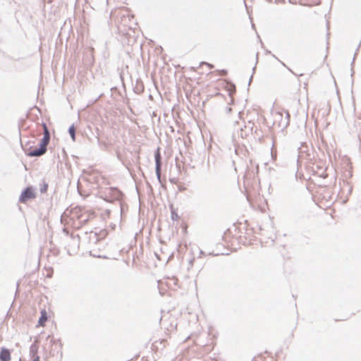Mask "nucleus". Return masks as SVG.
<instances>
[{
	"instance_id": "nucleus-6",
	"label": "nucleus",
	"mask_w": 361,
	"mask_h": 361,
	"mask_svg": "<svg viewBox=\"0 0 361 361\" xmlns=\"http://www.w3.org/2000/svg\"><path fill=\"white\" fill-rule=\"evenodd\" d=\"M36 197L35 192L32 187H27L20 194L19 202L22 203L26 202L27 200L34 199Z\"/></svg>"
},
{
	"instance_id": "nucleus-14",
	"label": "nucleus",
	"mask_w": 361,
	"mask_h": 361,
	"mask_svg": "<svg viewBox=\"0 0 361 361\" xmlns=\"http://www.w3.org/2000/svg\"><path fill=\"white\" fill-rule=\"evenodd\" d=\"M202 64L207 65L210 68H214V66L212 64H210V63H207V62H202L201 65H202Z\"/></svg>"
},
{
	"instance_id": "nucleus-20",
	"label": "nucleus",
	"mask_w": 361,
	"mask_h": 361,
	"mask_svg": "<svg viewBox=\"0 0 361 361\" xmlns=\"http://www.w3.org/2000/svg\"><path fill=\"white\" fill-rule=\"evenodd\" d=\"M227 73V71L226 70H221V75H226Z\"/></svg>"
},
{
	"instance_id": "nucleus-7",
	"label": "nucleus",
	"mask_w": 361,
	"mask_h": 361,
	"mask_svg": "<svg viewBox=\"0 0 361 361\" xmlns=\"http://www.w3.org/2000/svg\"><path fill=\"white\" fill-rule=\"evenodd\" d=\"M1 361H9L11 360V353L7 348H3L0 352Z\"/></svg>"
},
{
	"instance_id": "nucleus-12",
	"label": "nucleus",
	"mask_w": 361,
	"mask_h": 361,
	"mask_svg": "<svg viewBox=\"0 0 361 361\" xmlns=\"http://www.w3.org/2000/svg\"><path fill=\"white\" fill-rule=\"evenodd\" d=\"M171 219L175 221L179 219L178 214L174 210H171Z\"/></svg>"
},
{
	"instance_id": "nucleus-5",
	"label": "nucleus",
	"mask_w": 361,
	"mask_h": 361,
	"mask_svg": "<svg viewBox=\"0 0 361 361\" xmlns=\"http://www.w3.org/2000/svg\"><path fill=\"white\" fill-rule=\"evenodd\" d=\"M154 159H155V171L156 175L158 180H161V155L160 152V147H157L154 152Z\"/></svg>"
},
{
	"instance_id": "nucleus-33",
	"label": "nucleus",
	"mask_w": 361,
	"mask_h": 361,
	"mask_svg": "<svg viewBox=\"0 0 361 361\" xmlns=\"http://www.w3.org/2000/svg\"><path fill=\"white\" fill-rule=\"evenodd\" d=\"M360 41H361V39H360ZM360 44H361V42H359L358 47H360Z\"/></svg>"
},
{
	"instance_id": "nucleus-27",
	"label": "nucleus",
	"mask_w": 361,
	"mask_h": 361,
	"mask_svg": "<svg viewBox=\"0 0 361 361\" xmlns=\"http://www.w3.org/2000/svg\"><path fill=\"white\" fill-rule=\"evenodd\" d=\"M274 57H275V58H276L279 61H280V62H281V63L283 66H286V64H285L283 62L281 61H280L277 57H276L275 56H274Z\"/></svg>"
},
{
	"instance_id": "nucleus-9",
	"label": "nucleus",
	"mask_w": 361,
	"mask_h": 361,
	"mask_svg": "<svg viewBox=\"0 0 361 361\" xmlns=\"http://www.w3.org/2000/svg\"><path fill=\"white\" fill-rule=\"evenodd\" d=\"M290 122V114L288 111H286V118L283 121L281 122V125L283 127H287L289 125Z\"/></svg>"
},
{
	"instance_id": "nucleus-21",
	"label": "nucleus",
	"mask_w": 361,
	"mask_h": 361,
	"mask_svg": "<svg viewBox=\"0 0 361 361\" xmlns=\"http://www.w3.org/2000/svg\"><path fill=\"white\" fill-rule=\"evenodd\" d=\"M240 131H241L240 136H241L242 137H244V134H243V128H242L241 126L240 127ZM245 135H246V134H245Z\"/></svg>"
},
{
	"instance_id": "nucleus-18",
	"label": "nucleus",
	"mask_w": 361,
	"mask_h": 361,
	"mask_svg": "<svg viewBox=\"0 0 361 361\" xmlns=\"http://www.w3.org/2000/svg\"><path fill=\"white\" fill-rule=\"evenodd\" d=\"M231 111H232V109L231 107H226V111L227 114L231 113Z\"/></svg>"
},
{
	"instance_id": "nucleus-24",
	"label": "nucleus",
	"mask_w": 361,
	"mask_h": 361,
	"mask_svg": "<svg viewBox=\"0 0 361 361\" xmlns=\"http://www.w3.org/2000/svg\"><path fill=\"white\" fill-rule=\"evenodd\" d=\"M260 230H261V231H262L261 235H266L265 230H264V229H263V228H262L261 227H260Z\"/></svg>"
},
{
	"instance_id": "nucleus-32",
	"label": "nucleus",
	"mask_w": 361,
	"mask_h": 361,
	"mask_svg": "<svg viewBox=\"0 0 361 361\" xmlns=\"http://www.w3.org/2000/svg\"><path fill=\"white\" fill-rule=\"evenodd\" d=\"M288 71H290L291 73H293V72L290 70V68H288Z\"/></svg>"
},
{
	"instance_id": "nucleus-4",
	"label": "nucleus",
	"mask_w": 361,
	"mask_h": 361,
	"mask_svg": "<svg viewBox=\"0 0 361 361\" xmlns=\"http://www.w3.org/2000/svg\"><path fill=\"white\" fill-rule=\"evenodd\" d=\"M92 214L80 207H75L71 212V218L78 221V227L85 224Z\"/></svg>"
},
{
	"instance_id": "nucleus-13",
	"label": "nucleus",
	"mask_w": 361,
	"mask_h": 361,
	"mask_svg": "<svg viewBox=\"0 0 361 361\" xmlns=\"http://www.w3.org/2000/svg\"><path fill=\"white\" fill-rule=\"evenodd\" d=\"M42 183H43V184L40 188V191H41V192H44L47 190L48 185L46 184L45 182H42Z\"/></svg>"
},
{
	"instance_id": "nucleus-16",
	"label": "nucleus",
	"mask_w": 361,
	"mask_h": 361,
	"mask_svg": "<svg viewBox=\"0 0 361 361\" xmlns=\"http://www.w3.org/2000/svg\"><path fill=\"white\" fill-rule=\"evenodd\" d=\"M252 125H253V123H250H250H249V124H248V126H245V129H247V128H249L251 130V129L252 128V127L251 126H252Z\"/></svg>"
},
{
	"instance_id": "nucleus-26",
	"label": "nucleus",
	"mask_w": 361,
	"mask_h": 361,
	"mask_svg": "<svg viewBox=\"0 0 361 361\" xmlns=\"http://www.w3.org/2000/svg\"><path fill=\"white\" fill-rule=\"evenodd\" d=\"M32 361H39V356H36Z\"/></svg>"
},
{
	"instance_id": "nucleus-15",
	"label": "nucleus",
	"mask_w": 361,
	"mask_h": 361,
	"mask_svg": "<svg viewBox=\"0 0 361 361\" xmlns=\"http://www.w3.org/2000/svg\"><path fill=\"white\" fill-rule=\"evenodd\" d=\"M80 183H81V182H80V181L77 182V188H78V190L79 193H81V192H80Z\"/></svg>"
},
{
	"instance_id": "nucleus-19",
	"label": "nucleus",
	"mask_w": 361,
	"mask_h": 361,
	"mask_svg": "<svg viewBox=\"0 0 361 361\" xmlns=\"http://www.w3.org/2000/svg\"><path fill=\"white\" fill-rule=\"evenodd\" d=\"M343 183H346V186L349 188L350 191H351V185H350V183L348 181L343 182Z\"/></svg>"
},
{
	"instance_id": "nucleus-31",
	"label": "nucleus",
	"mask_w": 361,
	"mask_h": 361,
	"mask_svg": "<svg viewBox=\"0 0 361 361\" xmlns=\"http://www.w3.org/2000/svg\"><path fill=\"white\" fill-rule=\"evenodd\" d=\"M310 185H307V189L310 190Z\"/></svg>"
},
{
	"instance_id": "nucleus-34",
	"label": "nucleus",
	"mask_w": 361,
	"mask_h": 361,
	"mask_svg": "<svg viewBox=\"0 0 361 361\" xmlns=\"http://www.w3.org/2000/svg\"><path fill=\"white\" fill-rule=\"evenodd\" d=\"M171 183H173V182H171ZM178 182L176 181H174L173 183H177Z\"/></svg>"
},
{
	"instance_id": "nucleus-11",
	"label": "nucleus",
	"mask_w": 361,
	"mask_h": 361,
	"mask_svg": "<svg viewBox=\"0 0 361 361\" xmlns=\"http://www.w3.org/2000/svg\"><path fill=\"white\" fill-rule=\"evenodd\" d=\"M343 177H344V178H345V179H348V178H351V177H352V173H351V171H350V170H348H348H346V171H345V172L343 173Z\"/></svg>"
},
{
	"instance_id": "nucleus-28",
	"label": "nucleus",
	"mask_w": 361,
	"mask_h": 361,
	"mask_svg": "<svg viewBox=\"0 0 361 361\" xmlns=\"http://www.w3.org/2000/svg\"><path fill=\"white\" fill-rule=\"evenodd\" d=\"M135 183H136V184H135V188H136V189L137 190V189H138V185L137 184V182H135Z\"/></svg>"
},
{
	"instance_id": "nucleus-1",
	"label": "nucleus",
	"mask_w": 361,
	"mask_h": 361,
	"mask_svg": "<svg viewBox=\"0 0 361 361\" xmlns=\"http://www.w3.org/2000/svg\"><path fill=\"white\" fill-rule=\"evenodd\" d=\"M243 188L247 200L250 201L257 194L264 197L265 195H269L271 183L270 182H243Z\"/></svg>"
},
{
	"instance_id": "nucleus-10",
	"label": "nucleus",
	"mask_w": 361,
	"mask_h": 361,
	"mask_svg": "<svg viewBox=\"0 0 361 361\" xmlns=\"http://www.w3.org/2000/svg\"><path fill=\"white\" fill-rule=\"evenodd\" d=\"M47 319V317L46 315L45 312H42V315L40 318L39 319L38 323L39 325H43V324L45 322V321Z\"/></svg>"
},
{
	"instance_id": "nucleus-17",
	"label": "nucleus",
	"mask_w": 361,
	"mask_h": 361,
	"mask_svg": "<svg viewBox=\"0 0 361 361\" xmlns=\"http://www.w3.org/2000/svg\"><path fill=\"white\" fill-rule=\"evenodd\" d=\"M232 89H233L232 90H229V94H230V95H231V94H232V93L235 92V86H234V85H233Z\"/></svg>"
},
{
	"instance_id": "nucleus-29",
	"label": "nucleus",
	"mask_w": 361,
	"mask_h": 361,
	"mask_svg": "<svg viewBox=\"0 0 361 361\" xmlns=\"http://www.w3.org/2000/svg\"><path fill=\"white\" fill-rule=\"evenodd\" d=\"M252 76H251V78H250L249 85L250 84V82H251V80H252Z\"/></svg>"
},
{
	"instance_id": "nucleus-23",
	"label": "nucleus",
	"mask_w": 361,
	"mask_h": 361,
	"mask_svg": "<svg viewBox=\"0 0 361 361\" xmlns=\"http://www.w3.org/2000/svg\"><path fill=\"white\" fill-rule=\"evenodd\" d=\"M176 186L178 187L179 190H182L185 189V188H183V186L181 185H178L177 184Z\"/></svg>"
},
{
	"instance_id": "nucleus-2",
	"label": "nucleus",
	"mask_w": 361,
	"mask_h": 361,
	"mask_svg": "<svg viewBox=\"0 0 361 361\" xmlns=\"http://www.w3.org/2000/svg\"><path fill=\"white\" fill-rule=\"evenodd\" d=\"M43 126V137L41 140L39 147L35 149H30L25 152V154L29 157H40L46 153L47 150V145L50 141V133L44 123H42Z\"/></svg>"
},
{
	"instance_id": "nucleus-22",
	"label": "nucleus",
	"mask_w": 361,
	"mask_h": 361,
	"mask_svg": "<svg viewBox=\"0 0 361 361\" xmlns=\"http://www.w3.org/2000/svg\"><path fill=\"white\" fill-rule=\"evenodd\" d=\"M146 185H147V188H149L150 189L151 192H152V186L149 185V181L146 182Z\"/></svg>"
},
{
	"instance_id": "nucleus-25",
	"label": "nucleus",
	"mask_w": 361,
	"mask_h": 361,
	"mask_svg": "<svg viewBox=\"0 0 361 361\" xmlns=\"http://www.w3.org/2000/svg\"><path fill=\"white\" fill-rule=\"evenodd\" d=\"M166 183V182L160 181V182H159V185H160L161 187L164 188V187H165V185H164V183Z\"/></svg>"
},
{
	"instance_id": "nucleus-30",
	"label": "nucleus",
	"mask_w": 361,
	"mask_h": 361,
	"mask_svg": "<svg viewBox=\"0 0 361 361\" xmlns=\"http://www.w3.org/2000/svg\"><path fill=\"white\" fill-rule=\"evenodd\" d=\"M299 149H300L299 153H300V154H301V153L302 152V148H299Z\"/></svg>"
},
{
	"instance_id": "nucleus-8",
	"label": "nucleus",
	"mask_w": 361,
	"mask_h": 361,
	"mask_svg": "<svg viewBox=\"0 0 361 361\" xmlns=\"http://www.w3.org/2000/svg\"><path fill=\"white\" fill-rule=\"evenodd\" d=\"M68 133L71 135V139L75 141V128L74 125H71L68 128Z\"/></svg>"
},
{
	"instance_id": "nucleus-3",
	"label": "nucleus",
	"mask_w": 361,
	"mask_h": 361,
	"mask_svg": "<svg viewBox=\"0 0 361 361\" xmlns=\"http://www.w3.org/2000/svg\"><path fill=\"white\" fill-rule=\"evenodd\" d=\"M100 194L101 197L109 202L118 200L122 196L121 192L114 187L105 188L100 192Z\"/></svg>"
}]
</instances>
